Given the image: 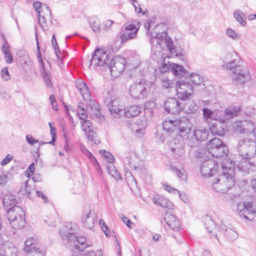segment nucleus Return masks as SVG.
Returning a JSON list of instances; mask_svg holds the SVG:
<instances>
[{
    "mask_svg": "<svg viewBox=\"0 0 256 256\" xmlns=\"http://www.w3.org/2000/svg\"><path fill=\"white\" fill-rule=\"evenodd\" d=\"M203 117L204 120L208 122L210 120H212L213 112L208 108H204L202 110Z\"/></svg>",
    "mask_w": 256,
    "mask_h": 256,
    "instance_id": "47",
    "label": "nucleus"
},
{
    "mask_svg": "<svg viewBox=\"0 0 256 256\" xmlns=\"http://www.w3.org/2000/svg\"><path fill=\"white\" fill-rule=\"evenodd\" d=\"M36 240L33 238H28L24 243V251L26 253L28 256H31L32 252L34 249H37L36 247Z\"/></svg>",
    "mask_w": 256,
    "mask_h": 256,
    "instance_id": "29",
    "label": "nucleus"
},
{
    "mask_svg": "<svg viewBox=\"0 0 256 256\" xmlns=\"http://www.w3.org/2000/svg\"><path fill=\"white\" fill-rule=\"evenodd\" d=\"M220 230L225 235L226 237L230 240H233L238 237V234L236 231L226 227L224 224H222L220 226Z\"/></svg>",
    "mask_w": 256,
    "mask_h": 256,
    "instance_id": "28",
    "label": "nucleus"
},
{
    "mask_svg": "<svg viewBox=\"0 0 256 256\" xmlns=\"http://www.w3.org/2000/svg\"><path fill=\"white\" fill-rule=\"evenodd\" d=\"M240 110V109L239 107H234L226 109L223 114L224 116L221 120L224 122L226 120H229L238 116Z\"/></svg>",
    "mask_w": 256,
    "mask_h": 256,
    "instance_id": "30",
    "label": "nucleus"
},
{
    "mask_svg": "<svg viewBox=\"0 0 256 256\" xmlns=\"http://www.w3.org/2000/svg\"><path fill=\"white\" fill-rule=\"evenodd\" d=\"M164 188L168 192H169L172 194H176V192H178V190L176 189L172 188L170 186L168 185L167 184H163Z\"/></svg>",
    "mask_w": 256,
    "mask_h": 256,
    "instance_id": "56",
    "label": "nucleus"
},
{
    "mask_svg": "<svg viewBox=\"0 0 256 256\" xmlns=\"http://www.w3.org/2000/svg\"><path fill=\"white\" fill-rule=\"evenodd\" d=\"M176 90L178 98L186 100L192 94L194 86L186 78L180 80L176 82Z\"/></svg>",
    "mask_w": 256,
    "mask_h": 256,
    "instance_id": "6",
    "label": "nucleus"
},
{
    "mask_svg": "<svg viewBox=\"0 0 256 256\" xmlns=\"http://www.w3.org/2000/svg\"><path fill=\"white\" fill-rule=\"evenodd\" d=\"M212 152V154H211L213 157H215L216 158H218L220 157L226 156L228 153V149L226 146L223 143L222 146H219V147L215 150H213Z\"/></svg>",
    "mask_w": 256,
    "mask_h": 256,
    "instance_id": "34",
    "label": "nucleus"
},
{
    "mask_svg": "<svg viewBox=\"0 0 256 256\" xmlns=\"http://www.w3.org/2000/svg\"><path fill=\"white\" fill-rule=\"evenodd\" d=\"M223 144V142L220 138H214L212 140H210L209 142L207 144L206 148L208 152L212 154V150L218 148L219 146H222Z\"/></svg>",
    "mask_w": 256,
    "mask_h": 256,
    "instance_id": "33",
    "label": "nucleus"
},
{
    "mask_svg": "<svg viewBox=\"0 0 256 256\" xmlns=\"http://www.w3.org/2000/svg\"><path fill=\"white\" fill-rule=\"evenodd\" d=\"M134 7L135 11L138 14H142V15H145L146 14H148V11L142 12V8L140 7V5L138 4V6L136 4H134Z\"/></svg>",
    "mask_w": 256,
    "mask_h": 256,
    "instance_id": "63",
    "label": "nucleus"
},
{
    "mask_svg": "<svg viewBox=\"0 0 256 256\" xmlns=\"http://www.w3.org/2000/svg\"><path fill=\"white\" fill-rule=\"evenodd\" d=\"M38 23L42 27L44 26H45L46 24V19L45 18L44 16H42L40 14H38Z\"/></svg>",
    "mask_w": 256,
    "mask_h": 256,
    "instance_id": "59",
    "label": "nucleus"
},
{
    "mask_svg": "<svg viewBox=\"0 0 256 256\" xmlns=\"http://www.w3.org/2000/svg\"><path fill=\"white\" fill-rule=\"evenodd\" d=\"M242 62V59L238 58L237 59H234L231 62H228L226 66L227 69L232 71V73L235 72L238 68H242V66L241 65Z\"/></svg>",
    "mask_w": 256,
    "mask_h": 256,
    "instance_id": "36",
    "label": "nucleus"
},
{
    "mask_svg": "<svg viewBox=\"0 0 256 256\" xmlns=\"http://www.w3.org/2000/svg\"><path fill=\"white\" fill-rule=\"evenodd\" d=\"M209 130L212 134L220 136L224 135L228 131L225 124L220 121H215L212 122L210 126Z\"/></svg>",
    "mask_w": 256,
    "mask_h": 256,
    "instance_id": "22",
    "label": "nucleus"
},
{
    "mask_svg": "<svg viewBox=\"0 0 256 256\" xmlns=\"http://www.w3.org/2000/svg\"><path fill=\"white\" fill-rule=\"evenodd\" d=\"M237 210L239 215L246 220H252L256 214V210L252 208V204L244 202L239 203L237 206Z\"/></svg>",
    "mask_w": 256,
    "mask_h": 256,
    "instance_id": "15",
    "label": "nucleus"
},
{
    "mask_svg": "<svg viewBox=\"0 0 256 256\" xmlns=\"http://www.w3.org/2000/svg\"><path fill=\"white\" fill-rule=\"evenodd\" d=\"M152 202L156 205L160 206L162 208L172 209L173 207L171 202L162 196L154 195L152 198Z\"/></svg>",
    "mask_w": 256,
    "mask_h": 256,
    "instance_id": "24",
    "label": "nucleus"
},
{
    "mask_svg": "<svg viewBox=\"0 0 256 256\" xmlns=\"http://www.w3.org/2000/svg\"><path fill=\"white\" fill-rule=\"evenodd\" d=\"M114 23V22L112 20H108L104 21L102 24L101 30L104 31L108 30Z\"/></svg>",
    "mask_w": 256,
    "mask_h": 256,
    "instance_id": "52",
    "label": "nucleus"
},
{
    "mask_svg": "<svg viewBox=\"0 0 256 256\" xmlns=\"http://www.w3.org/2000/svg\"><path fill=\"white\" fill-rule=\"evenodd\" d=\"M170 150L172 153L173 156L176 158H179L182 156L185 153L184 148H170Z\"/></svg>",
    "mask_w": 256,
    "mask_h": 256,
    "instance_id": "46",
    "label": "nucleus"
},
{
    "mask_svg": "<svg viewBox=\"0 0 256 256\" xmlns=\"http://www.w3.org/2000/svg\"><path fill=\"white\" fill-rule=\"evenodd\" d=\"M185 141H186L185 139L178 136L170 141V147L176 148H184Z\"/></svg>",
    "mask_w": 256,
    "mask_h": 256,
    "instance_id": "38",
    "label": "nucleus"
},
{
    "mask_svg": "<svg viewBox=\"0 0 256 256\" xmlns=\"http://www.w3.org/2000/svg\"><path fill=\"white\" fill-rule=\"evenodd\" d=\"M182 110L186 114L194 113L197 110V106L193 101H188L184 104H182Z\"/></svg>",
    "mask_w": 256,
    "mask_h": 256,
    "instance_id": "37",
    "label": "nucleus"
},
{
    "mask_svg": "<svg viewBox=\"0 0 256 256\" xmlns=\"http://www.w3.org/2000/svg\"><path fill=\"white\" fill-rule=\"evenodd\" d=\"M234 18L242 26H244L246 25V22L243 18L244 13L241 10H236L234 12Z\"/></svg>",
    "mask_w": 256,
    "mask_h": 256,
    "instance_id": "42",
    "label": "nucleus"
},
{
    "mask_svg": "<svg viewBox=\"0 0 256 256\" xmlns=\"http://www.w3.org/2000/svg\"><path fill=\"white\" fill-rule=\"evenodd\" d=\"M100 154L104 156V158L108 160V162L112 164L114 160V158L112 155L111 154L108 152H106L104 150H100Z\"/></svg>",
    "mask_w": 256,
    "mask_h": 256,
    "instance_id": "50",
    "label": "nucleus"
},
{
    "mask_svg": "<svg viewBox=\"0 0 256 256\" xmlns=\"http://www.w3.org/2000/svg\"><path fill=\"white\" fill-rule=\"evenodd\" d=\"M52 45L54 46V49H55L56 54L58 56V52L60 53V51L58 45L57 44V42H56L55 36L54 34L52 36Z\"/></svg>",
    "mask_w": 256,
    "mask_h": 256,
    "instance_id": "61",
    "label": "nucleus"
},
{
    "mask_svg": "<svg viewBox=\"0 0 256 256\" xmlns=\"http://www.w3.org/2000/svg\"><path fill=\"white\" fill-rule=\"evenodd\" d=\"M4 206L6 208L7 217L14 229L23 228L26 224L25 213L23 208L16 206L17 200L12 194H6L3 198Z\"/></svg>",
    "mask_w": 256,
    "mask_h": 256,
    "instance_id": "2",
    "label": "nucleus"
},
{
    "mask_svg": "<svg viewBox=\"0 0 256 256\" xmlns=\"http://www.w3.org/2000/svg\"><path fill=\"white\" fill-rule=\"evenodd\" d=\"M108 169L109 172V174L116 180H118L121 179V176L120 174L116 170V167L114 166H108Z\"/></svg>",
    "mask_w": 256,
    "mask_h": 256,
    "instance_id": "43",
    "label": "nucleus"
},
{
    "mask_svg": "<svg viewBox=\"0 0 256 256\" xmlns=\"http://www.w3.org/2000/svg\"><path fill=\"white\" fill-rule=\"evenodd\" d=\"M36 195L38 197L42 198L44 200V203L48 202V199L45 196V195L42 192H41L40 190H36Z\"/></svg>",
    "mask_w": 256,
    "mask_h": 256,
    "instance_id": "64",
    "label": "nucleus"
},
{
    "mask_svg": "<svg viewBox=\"0 0 256 256\" xmlns=\"http://www.w3.org/2000/svg\"><path fill=\"white\" fill-rule=\"evenodd\" d=\"M253 122L248 120L235 122L232 124L234 132L236 134L248 135L252 134Z\"/></svg>",
    "mask_w": 256,
    "mask_h": 256,
    "instance_id": "13",
    "label": "nucleus"
},
{
    "mask_svg": "<svg viewBox=\"0 0 256 256\" xmlns=\"http://www.w3.org/2000/svg\"><path fill=\"white\" fill-rule=\"evenodd\" d=\"M238 150L240 154L235 158H229L232 160V162L234 164V166L236 167L240 164V162L243 160H246L247 162H252L254 166L248 170H254L256 169V164L251 160L252 158L256 156V142L252 139L249 138H244L239 140L238 145Z\"/></svg>",
    "mask_w": 256,
    "mask_h": 256,
    "instance_id": "3",
    "label": "nucleus"
},
{
    "mask_svg": "<svg viewBox=\"0 0 256 256\" xmlns=\"http://www.w3.org/2000/svg\"><path fill=\"white\" fill-rule=\"evenodd\" d=\"M171 72L178 78H184L188 74V72L182 66L176 64H172Z\"/></svg>",
    "mask_w": 256,
    "mask_h": 256,
    "instance_id": "26",
    "label": "nucleus"
},
{
    "mask_svg": "<svg viewBox=\"0 0 256 256\" xmlns=\"http://www.w3.org/2000/svg\"><path fill=\"white\" fill-rule=\"evenodd\" d=\"M86 102L87 109L90 111L92 118H99L102 116L100 106L96 101L92 99H88Z\"/></svg>",
    "mask_w": 256,
    "mask_h": 256,
    "instance_id": "21",
    "label": "nucleus"
},
{
    "mask_svg": "<svg viewBox=\"0 0 256 256\" xmlns=\"http://www.w3.org/2000/svg\"><path fill=\"white\" fill-rule=\"evenodd\" d=\"M82 220L86 227L90 229L93 228L94 219V216L92 214L91 210H90L82 216Z\"/></svg>",
    "mask_w": 256,
    "mask_h": 256,
    "instance_id": "31",
    "label": "nucleus"
},
{
    "mask_svg": "<svg viewBox=\"0 0 256 256\" xmlns=\"http://www.w3.org/2000/svg\"><path fill=\"white\" fill-rule=\"evenodd\" d=\"M2 38L4 39V43L2 46V52L4 54V53L9 52L8 51L9 46H8L7 40H6V39L4 38V35L2 36Z\"/></svg>",
    "mask_w": 256,
    "mask_h": 256,
    "instance_id": "57",
    "label": "nucleus"
},
{
    "mask_svg": "<svg viewBox=\"0 0 256 256\" xmlns=\"http://www.w3.org/2000/svg\"><path fill=\"white\" fill-rule=\"evenodd\" d=\"M226 34L228 36L233 40H238L240 38V36L232 28H228L226 30Z\"/></svg>",
    "mask_w": 256,
    "mask_h": 256,
    "instance_id": "49",
    "label": "nucleus"
},
{
    "mask_svg": "<svg viewBox=\"0 0 256 256\" xmlns=\"http://www.w3.org/2000/svg\"><path fill=\"white\" fill-rule=\"evenodd\" d=\"M162 86L165 89H170L176 86V82L170 80L167 77L162 78Z\"/></svg>",
    "mask_w": 256,
    "mask_h": 256,
    "instance_id": "41",
    "label": "nucleus"
},
{
    "mask_svg": "<svg viewBox=\"0 0 256 256\" xmlns=\"http://www.w3.org/2000/svg\"><path fill=\"white\" fill-rule=\"evenodd\" d=\"M13 158V156L11 154H8L6 157L1 162L2 166L7 164Z\"/></svg>",
    "mask_w": 256,
    "mask_h": 256,
    "instance_id": "60",
    "label": "nucleus"
},
{
    "mask_svg": "<svg viewBox=\"0 0 256 256\" xmlns=\"http://www.w3.org/2000/svg\"><path fill=\"white\" fill-rule=\"evenodd\" d=\"M78 230V226L75 223H70L62 228L60 233L64 242L67 244L73 241L75 248L80 251L84 250L89 244L86 238L83 236H76V234Z\"/></svg>",
    "mask_w": 256,
    "mask_h": 256,
    "instance_id": "4",
    "label": "nucleus"
},
{
    "mask_svg": "<svg viewBox=\"0 0 256 256\" xmlns=\"http://www.w3.org/2000/svg\"><path fill=\"white\" fill-rule=\"evenodd\" d=\"M2 78L5 80H8L10 79V75L7 68H4L2 69Z\"/></svg>",
    "mask_w": 256,
    "mask_h": 256,
    "instance_id": "54",
    "label": "nucleus"
},
{
    "mask_svg": "<svg viewBox=\"0 0 256 256\" xmlns=\"http://www.w3.org/2000/svg\"><path fill=\"white\" fill-rule=\"evenodd\" d=\"M219 169V165L212 159L204 160L201 164L200 172L205 177H210L216 173Z\"/></svg>",
    "mask_w": 256,
    "mask_h": 256,
    "instance_id": "14",
    "label": "nucleus"
},
{
    "mask_svg": "<svg viewBox=\"0 0 256 256\" xmlns=\"http://www.w3.org/2000/svg\"><path fill=\"white\" fill-rule=\"evenodd\" d=\"M36 48L38 50L37 52V58L38 60L40 63V71L42 72V76L43 80L46 85V86L48 88H52V84L50 80V76L48 72H46L44 70V63L43 62V60L42 58V55L40 51V48L39 46V42L38 41V34H37V30L36 28Z\"/></svg>",
    "mask_w": 256,
    "mask_h": 256,
    "instance_id": "17",
    "label": "nucleus"
},
{
    "mask_svg": "<svg viewBox=\"0 0 256 256\" xmlns=\"http://www.w3.org/2000/svg\"><path fill=\"white\" fill-rule=\"evenodd\" d=\"M186 76L187 80L190 82L192 85L202 86L204 78L200 74L196 73H192L189 77L188 76Z\"/></svg>",
    "mask_w": 256,
    "mask_h": 256,
    "instance_id": "35",
    "label": "nucleus"
},
{
    "mask_svg": "<svg viewBox=\"0 0 256 256\" xmlns=\"http://www.w3.org/2000/svg\"><path fill=\"white\" fill-rule=\"evenodd\" d=\"M34 170L35 165L34 162H32L30 164V166L27 169L26 171V174H27L28 177H30V176H32L34 173Z\"/></svg>",
    "mask_w": 256,
    "mask_h": 256,
    "instance_id": "55",
    "label": "nucleus"
},
{
    "mask_svg": "<svg viewBox=\"0 0 256 256\" xmlns=\"http://www.w3.org/2000/svg\"><path fill=\"white\" fill-rule=\"evenodd\" d=\"M106 102L112 117L118 119L124 115V110L122 106H120L119 100L114 98L110 100H106Z\"/></svg>",
    "mask_w": 256,
    "mask_h": 256,
    "instance_id": "16",
    "label": "nucleus"
},
{
    "mask_svg": "<svg viewBox=\"0 0 256 256\" xmlns=\"http://www.w3.org/2000/svg\"><path fill=\"white\" fill-rule=\"evenodd\" d=\"M26 142L32 146L38 142V140L34 138L31 135H27L26 136Z\"/></svg>",
    "mask_w": 256,
    "mask_h": 256,
    "instance_id": "58",
    "label": "nucleus"
},
{
    "mask_svg": "<svg viewBox=\"0 0 256 256\" xmlns=\"http://www.w3.org/2000/svg\"><path fill=\"white\" fill-rule=\"evenodd\" d=\"M164 107L168 113L178 114L182 110V104L176 98H168L164 102Z\"/></svg>",
    "mask_w": 256,
    "mask_h": 256,
    "instance_id": "18",
    "label": "nucleus"
},
{
    "mask_svg": "<svg viewBox=\"0 0 256 256\" xmlns=\"http://www.w3.org/2000/svg\"><path fill=\"white\" fill-rule=\"evenodd\" d=\"M150 84L144 78H140L130 88V96L135 99H143L147 96Z\"/></svg>",
    "mask_w": 256,
    "mask_h": 256,
    "instance_id": "5",
    "label": "nucleus"
},
{
    "mask_svg": "<svg viewBox=\"0 0 256 256\" xmlns=\"http://www.w3.org/2000/svg\"><path fill=\"white\" fill-rule=\"evenodd\" d=\"M178 120H166L162 123L164 130L168 132H174L177 130V124L176 122Z\"/></svg>",
    "mask_w": 256,
    "mask_h": 256,
    "instance_id": "32",
    "label": "nucleus"
},
{
    "mask_svg": "<svg viewBox=\"0 0 256 256\" xmlns=\"http://www.w3.org/2000/svg\"><path fill=\"white\" fill-rule=\"evenodd\" d=\"M234 165L232 160L230 158H226L222 162L221 164L222 174L213 183L214 190L220 193H226L234 186V176L237 172L248 173L250 168L254 166L253 163L244 160L240 162V164L236 167L234 166Z\"/></svg>",
    "mask_w": 256,
    "mask_h": 256,
    "instance_id": "1",
    "label": "nucleus"
},
{
    "mask_svg": "<svg viewBox=\"0 0 256 256\" xmlns=\"http://www.w3.org/2000/svg\"><path fill=\"white\" fill-rule=\"evenodd\" d=\"M76 86L84 100H86L90 98L91 96V92L86 83L84 81L82 80L76 81Z\"/></svg>",
    "mask_w": 256,
    "mask_h": 256,
    "instance_id": "23",
    "label": "nucleus"
},
{
    "mask_svg": "<svg viewBox=\"0 0 256 256\" xmlns=\"http://www.w3.org/2000/svg\"><path fill=\"white\" fill-rule=\"evenodd\" d=\"M81 128L84 131V133L87 134V130L93 128L91 122L86 119L81 120Z\"/></svg>",
    "mask_w": 256,
    "mask_h": 256,
    "instance_id": "45",
    "label": "nucleus"
},
{
    "mask_svg": "<svg viewBox=\"0 0 256 256\" xmlns=\"http://www.w3.org/2000/svg\"><path fill=\"white\" fill-rule=\"evenodd\" d=\"M172 64L163 63L160 68V70L162 74H164L168 71H171Z\"/></svg>",
    "mask_w": 256,
    "mask_h": 256,
    "instance_id": "53",
    "label": "nucleus"
},
{
    "mask_svg": "<svg viewBox=\"0 0 256 256\" xmlns=\"http://www.w3.org/2000/svg\"><path fill=\"white\" fill-rule=\"evenodd\" d=\"M108 56L106 51L102 48H96L92 54L91 58L88 60L89 66L96 68L97 66L108 65Z\"/></svg>",
    "mask_w": 256,
    "mask_h": 256,
    "instance_id": "7",
    "label": "nucleus"
},
{
    "mask_svg": "<svg viewBox=\"0 0 256 256\" xmlns=\"http://www.w3.org/2000/svg\"><path fill=\"white\" fill-rule=\"evenodd\" d=\"M85 135L89 140L92 141L95 144L100 143V140H97L96 138V134L94 131L93 128L87 130V134Z\"/></svg>",
    "mask_w": 256,
    "mask_h": 256,
    "instance_id": "44",
    "label": "nucleus"
},
{
    "mask_svg": "<svg viewBox=\"0 0 256 256\" xmlns=\"http://www.w3.org/2000/svg\"><path fill=\"white\" fill-rule=\"evenodd\" d=\"M90 26L94 32H99L101 30L100 20L97 18H92L89 20Z\"/></svg>",
    "mask_w": 256,
    "mask_h": 256,
    "instance_id": "40",
    "label": "nucleus"
},
{
    "mask_svg": "<svg viewBox=\"0 0 256 256\" xmlns=\"http://www.w3.org/2000/svg\"><path fill=\"white\" fill-rule=\"evenodd\" d=\"M138 31V28L134 24L126 26L121 32L120 39L122 43H125L127 40L134 38Z\"/></svg>",
    "mask_w": 256,
    "mask_h": 256,
    "instance_id": "19",
    "label": "nucleus"
},
{
    "mask_svg": "<svg viewBox=\"0 0 256 256\" xmlns=\"http://www.w3.org/2000/svg\"><path fill=\"white\" fill-rule=\"evenodd\" d=\"M176 124H177L176 134L178 136L185 139L188 143L191 134L192 124L187 118L183 117L178 119V122H176Z\"/></svg>",
    "mask_w": 256,
    "mask_h": 256,
    "instance_id": "8",
    "label": "nucleus"
},
{
    "mask_svg": "<svg viewBox=\"0 0 256 256\" xmlns=\"http://www.w3.org/2000/svg\"><path fill=\"white\" fill-rule=\"evenodd\" d=\"M164 219L168 226L174 231H178L181 229V222L176 216L172 212H166L164 216Z\"/></svg>",
    "mask_w": 256,
    "mask_h": 256,
    "instance_id": "20",
    "label": "nucleus"
},
{
    "mask_svg": "<svg viewBox=\"0 0 256 256\" xmlns=\"http://www.w3.org/2000/svg\"><path fill=\"white\" fill-rule=\"evenodd\" d=\"M126 60L124 58L116 56H114L108 66L114 76H118L122 74L124 69Z\"/></svg>",
    "mask_w": 256,
    "mask_h": 256,
    "instance_id": "10",
    "label": "nucleus"
},
{
    "mask_svg": "<svg viewBox=\"0 0 256 256\" xmlns=\"http://www.w3.org/2000/svg\"><path fill=\"white\" fill-rule=\"evenodd\" d=\"M81 104H82L80 103L78 105V115L79 118L80 120H84L87 118L88 114L84 108L81 106Z\"/></svg>",
    "mask_w": 256,
    "mask_h": 256,
    "instance_id": "48",
    "label": "nucleus"
},
{
    "mask_svg": "<svg viewBox=\"0 0 256 256\" xmlns=\"http://www.w3.org/2000/svg\"><path fill=\"white\" fill-rule=\"evenodd\" d=\"M172 171L178 178H181L182 180H186V176L184 171H182L177 168H173Z\"/></svg>",
    "mask_w": 256,
    "mask_h": 256,
    "instance_id": "51",
    "label": "nucleus"
},
{
    "mask_svg": "<svg viewBox=\"0 0 256 256\" xmlns=\"http://www.w3.org/2000/svg\"><path fill=\"white\" fill-rule=\"evenodd\" d=\"M142 108L136 105L127 107L124 111V114L127 118H132L138 116L141 112Z\"/></svg>",
    "mask_w": 256,
    "mask_h": 256,
    "instance_id": "27",
    "label": "nucleus"
},
{
    "mask_svg": "<svg viewBox=\"0 0 256 256\" xmlns=\"http://www.w3.org/2000/svg\"><path fill=\"white\" fill-rule=\"evenodd\" d=\"M166 26L163 24H157L150 32V36L152 38L150 40V43L152 47L154 46H160L161 41L164 40L167 36V32L166 30Z\"/></svg>",
    "mask_w": 256,
    "mask_h": 256,
    "instance_id": "9",
    "label": "nucleus"
},
{
    "mask_svg": "<svg viewBox=\"0 0 256 256\" xmlns=\"http://www.w3.org/2000/svg\"><path fill=\"white\" fill-rule=\"evenodd\" d=\"M126 158L130 166L134 170H136V164L138 159L134 154L132 152L126 154Z\"/></svg>",
    "mask_w": 256,
    "mask_h": 256,
    "instance_id": "39",
    "label": "nucleus"
},
{
    "mask_svg": "<svg viewBox=\"0 0 256 256\" xmlns=\"http://www.w3.org/2000/svg\"><path fill=\"white\" fill-rule=\"evenodd\" d=\"M233 74L232 80L237 85L243 86L251 80L250 70L246 66L238 68Z\"/></svg>",
    "mask_w": 256,
    "mask_h": 256,
    "instance_id": "11",
    "label": "nucleus"
},
{
    "mask_svg": "<svg viewBox=\"0 0 256 256\" xmlns=\"http://www.w3.org/2000/svg\"><path fill=\"white\" fill-rule=\"evenodd\" d=\"M194 136L188 140V144L190 147L196 146L199 142L206 140L209 135V130L202 126L195 128L194 130Z\"/></svg>",
    "mask_w": 256,
    "mask_h": 256,
    "instance_id": "12",
    "label": "nucleus"
},
{
    "mask_svg": "<svg viewBox=\"0 0 256 256\" xmlns=\"http://www.w3.org/2000/svg\"><path fill=\"white\" fill-rule=\"evenodd\" d=\"M4 54L6 62L8 64H12L13 62V58L10 52H7L4 53Z\"/></svg>",
    "mask_w": 256,
    "mask_h": 256,
    "instance_id": "62",
    "label": "nucleus"
},
{
    "mask_svg": "<svg viewBox=\"0 0 256 256\" xmlns=\"http://www.w3.org/2000/svg\"><path fill=\"white\" fill-rule=\"evenodd\" d=\"M202 221L206 229L210 234H213L214 237L218 240V235L216 232V225L211 217L206 215L202 218Z\"/></svg>",
    "mask_w": 256,
    "mask_h": 256,
    "instance_id": "25",
    "label": "nucleus"
}]
</instances>
